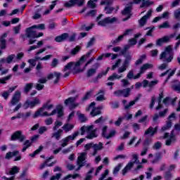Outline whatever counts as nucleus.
Here are the masks:
<instances>
[{"label":"nucleus","mask_w":180,"mask_h":180,"mask_svg":"<svg viewBox=\"0 0 180 180\" xmlns=\"http://www.w3.org/2000/svg\"><path fill=\"white\" fill-rule=\"evenodd\" d=\"M19 171H20V168L17 166H14L10 169V171L6 172V175H16V174H19Z\"/></svg>","instance_id":"21"},{"label":"nucleus","mask_w":180,"mask_h":180,"mask_svg":"<svg viewBox=\"0 0 180 180\" xmlns=\"http://www.w3.org/2000/svg\"><path fill=\"white\" fill-rule=\"evenodd\" d=\"M130 47L131 46L129 44L125 45L124 49L121 51L122 56H124V54H127L126 53H127V50H129Z\"/></svg>","instance_id":"56"},{"label":"nucleus","mask_w":180,"mask_h":180,"mask_svg":"<svg viewBox=\"0 0 180 180\" xmlns=\"http://www.w3.org/2000/svg\"><path fill=\"white\" fill-rule=\"evenodd\" d=\"M150 5H154V1L150 0H142V4L140 6V8H144L145 6L148 7Z\"/></svg>","instance_id":"32"},{"label":"nucleus","mask_w":180,"mask_h":180,"mask_svg":"<svg viewBox=\"0 0 180 180\" xmlns=\"http://www.w3.org/2000/svg\"><path fill=\"white\" fill-rule=\"evenodd\" d=\"M87 5L91 9H95V8H96V4H95L92 0L89 1Z\"/></svg>","instance_id":"62"},{"label":"nucleus","mask_w":180,"mask_h":180,"mask_svg":"<svg viewBox=\"0 0 180 180\" xmlns=\"http://www.w3.org/2000/svg\"><path fill=\"white\" fill-rule=\"evenodd\" d=\"M146 55H142L140 56V58L135 62V65H140L141 64H143V61L146 60Z\"/></svg>","instance_id":"41"},{"label":"nucleus","mask_w":180,"mask_h":180,"mask_svg":"<svg viewBox=\"0 0 180 180\" xmlns=\"http://www.w3.org/2000/svg\"><path fill=\"white\" fill-rule=\"evenodd\" d=\"M172 126V122H171V120H169L167 122L166 125H165L163 127H162L161 130H162V131H165V130H168V129H170V127Z\"/></svg>","instance_id":"44"},{"label":"nucleus","mask_w":180,"mask_h":180,"mask_svg":"<svg viewBox=\"0 0 180 180\" xmlns=\"http://www.w3.org/2000/svg\"><path fill=\"white\" fill-rule=\"evenodd\" d=\"M122 56L125 58L124 60L123 65H126L127 67H129V65H130V62L131 61V58H132L131 55L130 54V53H128Z\"/></svg>","instance_id":"19"},{"label":"nucleus","mask_w":180,"mask_h":180,"mask_svg":"<svg viewBox=\"0 0 180 180\" xmlns=\"http://www.w3.org/2000/svg\"><path fill=\"white\" fill-rule=\"evenodd\" d=\"M160 60L167 63H169L174 60V51L171 46H166L165 51L160 55Z\"/></svg>","instance_id":"1"},{"label":"nucleus","mask_w":180,"mask_h":180,"mask_svg":"<svg viewBox=\"0 0 180 180\" xmlns=\"http://www.w3.org/2000/svg\"><path fill=\"white\" fill-rule=\"evenodd\" d=\"M172 89L180 94V82L178 80H175L174 82H173V83L172 84Z\"/></svg>","instance_id":"25"},{"label":"nucleus","mask_w":180,"mask_h":180,"mask_svg":"<svg viewBox=\"0 0 180 180\" xmlns=\"http://www.w3.org/2000/svg\"><path fill=\"white\" fill-rule=\"evenodd\" d=\"M176 139L175 138V135L174 133H171L169 138L166 140L165 145L166 146H171L173 143H175Z\"/></svg>","instance_id":"22"},{"label":"nucleus","mask_w":180,"mask_h":180,"mask_svg":"<svg viewBox=\"0 0 180 180\" xmlns=\"http://www.w3.org/2000/svg\"><path fill=\"white\" fill-rule=\"evenodd\" d=\"M124 119H126V115L125 116H122V117H120L117 121L115 122V126H120V124H122V122H123V120H124Z\"/></svg>","instance_id":"46"},{"label":"nucleus","mask_w":180,"mask_h":180,"mask_svg":"<svg viewBox=\"0 0 180 180\" xmlns=\"http://www.w3.org/2000/svg\"><path fill=\"white\" fill-rule=\"evenodd\" d=\"M96 74V69L91 68L87 70L86 77L87 78H91V77H94Z\"/></svg>","instance_id":"36"},{"label":"nucleus","mask_w":180,"mask_h":180,"mask_svg":"<svg viewBox=\"0 0 180 180\" xmlns=\"http://www.w3.org/2000/svg\"><path fill=\"white\" fill-rule=\"evenodd\" d=\"M96 129H92L89 134L86 136V139H88L89 140H92V139H95V137H98V135L96 133Z\"/></svg>","instance_id":"31"},{"label":"nucleus","mask_w":180,"mask_h":180,"mask_svg":"<svg viewBox=\"0 0 180 180\" xmlns=\"http://www.w3.org/2000/svg\"><path fill=\"white\" fill-rule=\"evenodd\" d=\"M24 147L22 149V153H25L26 151L27 148H29L32 146V142H30L29 140H26L23 143Z\"/></svg>","instance_id":"38"},{"label":"nucleus","mask_w":180,"mask_h":180,"mask_svg":"<svg viewBox=\"0 0 180 180\" xmlns=\"http://www.w3.org/2000/svg\"><path fill=\"white\" fill-rule=\"evenodd\" d=\"M12 157H16L14 161H20L22 160V155H19V150H14L13 152H8L6 154V160H11Z\"/></svg>","instance_id":"8"},{"label":"nucleus","mask_w":180,"mask_h":180,"mask_svg":"<svg viewBox=\"0 0 180 180\" xmlns=\"http://www.w3.org/2000/svg\"><path fill=\"white\" fill-rule=\"evenodd\" d=\"M56 113H57V110H53L51 113H49L47 112V111H45V112H40V114L39 115V116H53V115H56Z\"/></svg>","instance_id":"40"},{"label":"nucleus","mask_w":180,"mask_h":180,"mask_svg":"<svg viewBox=\"0 0 180 180\" xmlns=\"http://www.w3.org/2000/svg\"><path fill=\"white\" fill-rule=\"evenodd\" d=\"M41 9H38L37 11L35 12L34 15L32 16V19L37 20L40 19L41 18V14H40V12Z\"/></svg>","instance_id":"50"},{"label":"nucleus","mask_w":180,"mask_h":180,"mask_svg":"<svg viewBox=\"0 0 180 180\" xmlns=\"http://www.w3.org/2000/svg\"><path fill=\"white\" fill-rule=\"evenodd\" d=\"M6 37H8V33L6 32L0 37V49L1 50L6 49Z\"/></svg>","instance_id":"15"},{"label":"nucleus","mask_w":180,"mask_h":180,"mask_svg":"<svg viewBox=\"0 0 180 180\" xmlns=\"http://www.w3.org/2000/svg\"><path fill=\"white\" fill-rule=\"evenodd\" d=\"M63 176V174L60 173L56 174V175H53L51 177V180H58L60 178Z\"/></svg>","instance_id":"63"},{"label":"nucleus","mask_w":180,"mask_h":180,"mask_svg":"<svg viewBox=\"0 0 180 180\" xmlns=\"http://www.w3.org/2000/svg\"><path fill=\"white\" fill-rule=\"evenodd\" d=\"M150 68H153V65H151L150 63L143 64V66L141 67V69H140L141 74H144V72H146V70H147Z\"/></svg>","instance_id":"29"},{"label":"nucleus","mask_w":180,"mask_h":180,"mask_svg":"<svg viewBox=\"0 0 180 180\" xmlns=\"http://www.w3.org/2000/svg\"><path fill=\"white\" fill-rule=\"evenodd\" d=\"M113 1L115 0H103L101 2V5H107L109 6V5H112V4H113Z\"/></svg>","instance_id":"58"},{"label":"nucleus","mask_w":180,"mask_h":180,"mask_svg":"<svg viewBox=\"0 0 180 180\" xmlns=\"http://www.w3.org/2000/svg\"><path fill=\"white\" fill-rule=\"evenodd\" d=\"M85 160H86V153H82L77 158V165L78 167L76 169V171L78 172L82 167H85Z\"/></svg>","instance_id":"6"},{"label":"nucleus","mask_w":180,"mask_h":180,"mask_svg":"<svg viewBox=\"0 0 180 180\" xmlns=\"http://www.w3.org/2000/svg\"><path fill=\"white\" fill-rule=\"evenodd\" d=\"M42 150H43V146H39V148L38 149H37L35 151H34L33 153L30 154V156L33 158L36 157V155H37V154L41 153L42 151Z\"/></svg>","instance_id":"42"},{"label":"nucleus","mask_w":180,"mask_h":180,"mask_svg":"<svg viewBox=\"0 0 180 180\" xmlns=\"http://www.w3.org/2000/svg\"><path fill=\"white\" fill-rule=\"evenodd\" d=\"M64 107H63L61 105H58L56 107V109H54V110H56V113L58 112V117H62V116L64 115Z\"/></svg>","instance_id":"27"},{"label":"nucleus","mask_w":180,"mask_h":180,"mask_svg":"<svg viewBox=\"0 0 180 180\" xmlns=\"http://www.w3.org/2000/svg\"><path fill=\"white\" fill-rule=\"evenodd\" d=\"M162 147V143L160 141H157L153 146V150H160Z\"/></svg>","instance_id":"45"},{"label":"nucleus","mask_w":180,"mask_h":180,"mask_svg":"<svg viewBox=\"0 0 180 180\" xmlns=\"http://www.w3.org/2000/svg\"><path fill=\"white\" fill-rule=\"evenodd\" d=\"M124 37H123V35H120L117 39H115V40L112 41L111 43L112 44H117V43H120V41H122V40H123Z\"/></svg>","instance_id":"51"},{"label":"nucleus","mask_w":180,"mask_h":180,"mask_svg":"<svg viewBox=\"0 0 180 180\" xmlns=\"http://www.w3.org/2000/svg\"><path fill=\"white\" fill-rule=\"evenodd\" d=\"M97 95H99L96 97V101L98 102H102V101H106V98H105V91L99 90Z\"/></svg>","instance_id":"24"},{"label":"nucleus","mask_w":180,"mask_h":180,"mask_svg":"<svg viewBox=\"0 0 180 180\" xmlns=\"http://www.w3.org/2000/svg\"><path fill=\"white\" fill-rule=\"evenodd\" d=\"M79 50H81V46H77L70 51V53L72 56H75V54H77Z\"/></svg>","instance_id":"59"},{"label":"nucleus","mask_w":180,"mask_h":180,"mask_svg":"<svg viewBox=\"0 0 180 180\" xmlns=\"http://www.w3.org/2000/svg\"><path fill=\"white\" fill-rule=\"evenodd\" d=\"M61 126H63L62 122L56 121L54 123V127H53V130L56 131V130H57V129H58Z\"/></svg>","instance_id":"53"},{"label":"nucleus","mask_w":180,"mask_h":180,"mask_svg":"<svg viewBox=\"0 0 180 180\" xmlns=\"http://www.w3.org/2000/svg\"><path fill=\"white\" fill-rule=\"evenodd\" d=\"M92 148H94V150L99 151L102 150V148H103V143L102 142H100L98 144V143L93 144Z\"/></svg>","instance_id":"37"},{"label":"nucleus","mask_w":180,"mask_h":180,"mask_svg":"<svg viewBox=\"0 0 180 180\" xmlns=\"http://www.w3.org/2000/svg\"><path fill=\"white\" fill-rule=\"evenodd\" d=\"M91 130H94V125H90V126H83L80 128V134L81 136H84L85 134V131L86 133H89Z\"/></svg>","instance_id":"17"},{"label":"nucleus","mask_w":180,"mask_h":180,"mask_svg":"<svg viewBox=\"0 0 180 180\" xmlns=\"http://www.w3.org/2000/svg\"><path fill=\"white\" fill-rule=\"evenodd\" d=\"M63 133H64V131L62 129H59L57 131L52 134V137H54L56 140H60Z\"/></svg>","instance_id":"26"},{"label":"nucleus","mask_w":180,"mask_h":180,"mask_svg":"<svg viewBox=\"0 0 180 180\" xmlns=\"http://www.w3.org/2000/svg\"><path fill=\"white\" fill-rule=\"evenodd\" d=\"M108 175H109V170L108 169H105L104 173H103L100 178L98 179V180H113L112 177H108V179H105V178H106V176H108Z\"/></svg>","instance_id":"30"},{"label":"nucleus","mask_w":180,"mask_h":180,"mask_svg":"<svg viewBox=\"0 0 180 180\" xmlns=\"http://www.w3.org/2000/svg\"><path fill=\"white\" fill-rule=\"evenodd\" d=\"M39 104H40V100L37 98H34V101H27L24 104V108H25V109H27L29 106H30V108H34L36 105H39Z\"/></svg>","instance_id":"13"},{"label":"nucleus","mask_w":180,"mask_h":180,"mask_svg":"<svg viewBox=\"0 0 180 180\" xmlns=\"http://www.w3.org/2000/svg\"><path fill=\"white\" fill-rule=\"evenodd\" d=\"M78 99V95L75 97H69L68 98L65 100L64 104L65 106H69V109L72 110V109H75L77 106H79V103H75V101Z\"/></svg>","instance_id":"2"},{"label":"nucleus","mask_w":180,"mask_h":180,"mask_svg":"<svg viewBox=\"0 0 180 180\" xmlns=\"http://www.w3.org/2000/svg\"><path fill=\"white\" fill-rule=\"evenodd\" d=\"M25 34L28 39H36L37 32L34 30V27L32 26L26 29Z\"/></svg>","instance_id":"12"},{"label":"nucleus","mask_w":180,"mask_h":180,"mask_svg":"<svg viewBox=\"0 0 180 180\" xmlns=\"http://www.w3.org/2000/svg\"><path fill=\"white\" fill-rule=\"evenodd\" d=\"M12 78V75H9L5 77H3L1 79H0V84H6V82H5L6 81H9V79Z\"/></svg>","instance_id":"52"},{"label":"nucleus","mask_w":180,"mask_h":180,"mask_svg":"<svg viewBox=\"0 0 180 180\" xmlns=\"http://www.w3.org/2000/svg\"><path fill=\"white\" fill-rule=\"evenodd\" d=\"M78 136H79V131H75L72 134V135H69L66 138H64L60 141V143H62L61 147L63 148L67 147V146H68V142L71 141V140L72 141L75 140V139H77Z\"/></svg>","instance_id":"3"},{"label":"nucleus","mask_w":180,"mask_h":180,"mask_svg":"<svg viewBox=\"0 0 180 180\" xmlns=\"http://www.w3.org/2000/svg\"><path fill=\"white\" fill-rule=\"evenodd\" d=\"M50 101H48L46 104H44L41 108H39L34 115L33 117L34 119H36V117H38V116L40 115V113H43L44 112V109H46V110H51L54 108V105L51 104Z\"/></svg>","instance_id":"5"},{"label":"nucleus","mask_w":180,"mask_h":180,"mask_svg":"<svg viewBox=\"0 0 180 180\" xmlns=\"http://www.w3.org/2000/svg\"><path fill=\"white\" fill-rule=\"evenodd\" d=\"M71 2L75 3V5H77L78 6H82L85 4V0H71Z\"/></svg>","instance_id":"47"},{"label":"nucleus","mask_w":180,"mask_h":180,"mask_svg":"<svg viewBox=\"0 0 180 180\" xmlns=\"http://www.w3.org/2000/svg\"><path fill=\"white\" fill-rule=\"evenodd\" d=\"M140 98H141V94H139L134 100L131 101L129 103V104L124 106L125 110H129V109H131V106H134V105H136V102H139L140 101Z\"/></svg>","instance_id":"16"},{"label":"nucleus","mask_w":180,"mask_h":180,"mask_svg":"<svg viewBox=\"0 0 180 180\" xmlns=\"http://www.w3.org/2000/svg\"><path fill=\"white\" fill-rule=\"evenodd\" d=\"M70 37V34L68 33H63L60 36H58L55 38V41H57V43H61V41H65L66 39H68Z\"/></svg>","instance_id":"18"},{"label":"nucleus","mask_w":180,"mask_h":180,"mask_svg":"<svg viewBox=\"0 0 180 180\" xmlns=\"http://www.w3.org/2000/svg\"><path fill=\"white\" fill-rule=\"evenodd\" d=\"M174 18L176 19L177 20H179L180 19V8L174 11Z\"/></svg>","instance_id":"57"},{"label":"nucleus","mask_w":180,"mask_h":180,"mask_svg":"<svg viewBox=\"0 0 180 180\" xmlns=\"http://www.w3.org/2000/svg\"><path fill=\"white\" fill-rule=\"evenodd\" d=\"M134 167V163L133 162H129L126 165V167L122 169V175H126L128 171H130Z\"/></svg>","instance_id":"23"},{"label":"nucleus","mask_w":180,"mask_h":180,"mask_svg":"<svg viewBox=\"0 0 180 180\" xmlns=\"http://www.w3.org/2000/svg\"><path fill=\"white\" fill-rule=\"evenodd\" d=\"M26 136L22 134V131H17L11 135V141L19 140L20 143L25 141Z\"/></svg>","instance_id":"7"},{"label":"nucleus","mask_w":180,"mask_h":180,"mask_svg":"<svg viewBox=\"0 0 180 180\" xmlns=\"http://www.w3.org/2000/svg\"><path fill=\"white\" fill-rule=\"evenodd\" d=\"M165 178L167 180H170L172 178V173H171V172L169 171L166 172L165 174Z\"/></svg>","instance_id":"64"},{"label":"nucleus","mask_w":180,"mask_h":180,"mask_svg":"<svg viewBox=\"0 0 180 180\" xmlns=\"http://www.w3.org/2000/svg\"><path fill=\"white\" fill-rule=\"evenodd\" d=\"M75 125L71 123H65L62 127L63 130L65 131V133H68V131H71L72 129H74Z\"/></svg>","instance_id":"20"},{"label":"nucleus","mask_w":180,"mask_h":180,"mask_svg":"<svg viewBox=\"0 0 180 180\" xmlns=\"http://www.w3.org/2000/svg\"><path fill=\"white\" fill-rule=\"evenodd\" d=\"M72 65H74V62H70L69 63H68L64 69H63V72H65V71H68V70H71L72 68Z\"/></svg>","instance_id":"49"},{"label":"nucleus","mask_w":180,"mask_h":180,"mask_svg":"<svg viewBox=\"0 0 180 180\" xmlns=\"http://www.w3.org/2000/svg\"><path fill=\"white\" fill-rule=\"evenodd\" d=\"M131 12V7H126L122 12V15H129Z\"/></svg>","instance_id":"60"},{"label":"nucleus","mask_w":180,"mask_h":180,"mask_svg":"<svg viewBox=\"0 0 180 180\" xmlns=\"http://www.w3.org/2000/svg\"><path fill=\"white\" fill-rule=\"evenodd\" d=\"M128 43L129 45L131 47L133 46H136V44H137V39L132 38V39H129L128 40Z\"/></svg>","instance_id":"55"},{"label":"nucleus","mask_w":180,"mask_h":180,"mask_svg":"<svg viewBox=\"0 0 180 180\" xmlns=\"http://www.w3.org/2000/svg\"><path fill=\"white\" fill-rule=\"evenodd\" d=\"M122 165H123L122 163H119L117 166L114 168L112 172L113 175H117V173L120 171Z\"/></svg>","instance_id":"43"},{"label":"nucleus","mask_w":180,"mask_h":180,"mask_svg":"<svg viewBox=\"0 0 180 180\" xmlns=\"http://www.w3.org/2000/svg\"><path fill=\"white\" fill-rule=\"evenodd\" d=\"M101 113H102V111H101V110H98L97 108H94L90 112V115L93 117H95V116H98V115H101Z\"/></svg>","instance_id":"39"},{"label":"nucleus","mask_w":180,"mask_h":180,"mask_svg":"<svg viewBox=\"0 0 180 180\" xmlns=\"http://www.w3.org/2000/svg\"><path fill=\"white\" fill-rule=\"evenodd\" d=\"M21 98H22V94L20 93V91H16L13 94L12 99L10 102L11 106H15V105H18Z\"/></svg>","instance_id":"9"},{"label":"nucleus","mask_w":180,"mask_h":180,"mask_svg":"<svg viewBox=\"0 0 180 180\" xmlns=\"http://www.w3.org/2000/svg\"><path fill=\"white\" fill-rule=\"evenodd\" d=\"M130 92H131V89L130 88L118 89L114 91V95L118 97L124 96V98H129L130 96Z\"/></svg>","instance_id":"4"},{"label":"nucleus","mask_w":180,"mask_h":180,"mask_svg":"<svg viewBox=\"0 0 180 180\" xmlns=\"http://www.w3.org/2000/svg\"><path fill=\"white\" fill-rule=\"evenodd\" d=\"M56 77V79L53 81V84H58L60 81V78H61V73L58 72H54L53 73H51L47 76V79H53Z\"/></svg>","instance_id":"14"},{"label":"nucleus","mask_w":180,"mask_h":180,"mask_svg":"<svg viewBox=\"0 0 180 180\" xmlns=\"http://www.w3.org/2000/svg\"><path fill=\"white\" fill-rule=\"evenodd\" d=\"M152 13H153V9H150L148 11L147 14L145 15L144 16H143L139 20V25L141 26V27H143V26H144L147 23V20H148V19H150V18H151Z\"/></svg>","instance_id":"11"},{"label":"nucleus","mask_w":180,"mask_h":180,"mask_svg":"<svg viewBox=\"0 0 180 180\" xmlns=\"http://www.w3.org/2000/svg\"><path fill=\"white\" fill-rule=\"evenodd\" d=\"M115 10L114 7H110V6H105L104 8V11H106L107 14H110L112 12Z\"/></svg>","instance_id":"61"},{"label":"nucleus","mask_w":180,"mask_h":180,"mask_svg":"<svg viewBox=\"0 0 180 180\" xmlns=\"http://www.w3.org/2000/svg\"><path fill=\"white\" fill-rule=\"evenodd\" d=\"M157 133V127L153 128V127H150L144 133L145 136L150 134V136H154V134Z\"/></svg>","instance_id":"28"},{"label":"nucleus","mask_w":180,"mask_h":180,"mask_svg":"<svg viewBox=\"0 0 180 180\" xmlns=\"http://www.w3.org/2000/svg\"><path fill=\"white\" fill-rule=\"evenodd\" d=\"M33 88V83H28L27 84H25V87H24V94H26V95H27V94H29V92H30V90Z\"/></svg>","instance_id":"34"},{"label":"nucleus","mask_w":180,"mask_h":180,"mask_svg":"<svg viewBox=\"0 0 180 180\" xmlns=\"http://www.w3.org/2000/svg\"><path fill=\"white\" fill-rule=\"evenodd\" d=\"M78 176H79V174H76L74 175L69 174V175L66 176L65 177H64L63 179V180H71V179H70V178H72V179H75L76 178H78Z\"/></svg>","instance_id":"48"},{"label":"nucleus","mask_w":180,"mask_h":180,"mask_svg":"<svg viewBox=\"0 0 180 180\" xmlns=\"http://www.w3.org/2000/svg\"><path fill=\"white\" fill-rule=\"evenodd\" d=\"M170 27L169 22L167 21L164 22L162 25H159V29H168Z\"/></svg>","instance_id":"54"},{"label":"nucleus","mask_w":180,"mask_h":180,"mask_svg":"<svg viewBox=\"0 0 180 180\" xmlns=\"http://www.w3.org/2000/svg\"><path fill=\"white\" fill-rule=\"evenodd\" d=\"M115 22H117V18H116V17H114L112 18L108 17L99 21L98 25L99 26H106L107 25H112V23H115Z\"/></svg>","instance_id":"10"},{"label":"nucleus","mask_w":180,"mask_h":180,"mask_svg":"<svg viewBox=\"0 0 180 180\" xmlns=\"http://www.w3.org/2000/svg\"><path fill=\"white\" fill-rule=\"evenodd\" d=\"M162 98H164V94L160 93L158 97V105L156 107V110H160V109H162V105H161V102L162 101Z\"/></svg>","instance_id":"35"},{"label":"nucleus","mask_w":180,"mask_h":180,"mask_svg":"<svg viewBox=\"0 0 180 180\" xmlns=\"http://www.w3.org/2000/svg\"><path fill=\"white\" fill-rule=\"evenodd\" d=\"M162 43H168V37H164L156 41V46H162Z\"/></svg>","instance_id":"33"}]
</instances>
